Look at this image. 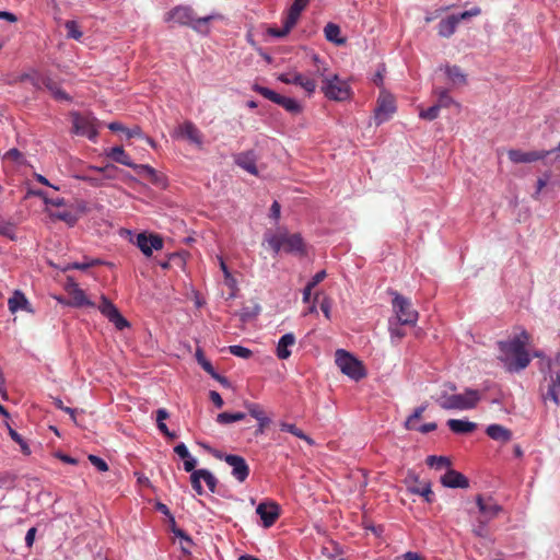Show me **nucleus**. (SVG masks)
<instances>
[{
  "instance_id": "obj_1",
  "label": "nucleus",
  "mask_w": 560,
  "mask_h": 560,
  "mask_svg": "<svg viewBox=\"0 0 560 560\" xmlns=\"http://www.w3.org/2000/svg\"><path fill=\"white\" fill-rule=\"evenodd\" d=\"M529 340L530 335L521 328L510 340L498 342L502 354L500 359L509 364L510 370L521 371L528 366L530 358L526 346L529 343Z\"/></svg>"
},
{
  "instance_id": "obj_2",
  "label": "nucleus",
  "mask_w": 560,
  "mask_h": 560,
  "mask_svg": "<svg viewBox=\"0 0 560 560\" xmlns=\"http://www.w3.org/2000/svg\"><path fill=\"white\" fill-rule=\"evenodd\" d=\"M480 399L481 394L478 390L466 388L463 394H441L435 400L445 410H469L474 409Z\"/></svg>"
},
{
  "instance_id": "obj_3",
  "label": "nucleus",
  "mask_w": 560,
  "mask_h": 560,
  "mask_svg": "<svg viewBox=\"0 0 560 560\" xmlns=\"http://www.w3.org/2000/svg\"><path fill=\"white\" fill-rule=\"evenodd\" d=\"M267 242L275 254L283 250L299 256L306 255L305 243L299 233L279 232L268 237Z\"/></svg>"
},
{
  "instance_id": "obj_4",
  "label": "nucleus",
  "mask_w": 560,
  "mask_h": 560,
  "mask_svg": "<svg viewBox=\"0 0 560 560\" xmlns=\"http://www.w3.org/2000/svg\"><path fill=\"white\" fill-rule=\"evenodd\" d=\"M211 20H213V15L197 18L192 8L188 5H177L165 15L166 22L174 21L179 25L190 26L198 32H202V26L207 25Z\"/></svg>"
},
{
  "instance_id": "obj_5",
  "label": "nucleus",
  "mask_w": 560,
  "mask_h": 560,
  "mask_svg": "<svg viewBox=\"0 0 560 560\" xmlns=\"http://www.w3.org/2000/svg\"><path fill=\"white\" fill-rule=\"evenodd\" d=\"M336 364L340 371L354 381L365 377L366 373L362 363L343 349L336 351Z\"/></svg>"
},
{
  "instance_id": "obj_6",
  "label": "nucleus",
  "mask_w": 560,
  "mask_h": 560,
  "mask_svg": "<svg viewBox=\"0 0 560 560\" xmlns=\"http://www.w3.org/2000/svg\"><path fill=\"white\" fill-rule=\"evenodd\" d=\"M392 294L394 295L393 310L398 323L400 325L415 326L418 322L419 314L413 308L411 301L397 292H392Z\"/></svg>"
},
{
  "instance_id": "obj_7",
  "label": "nucleus",
  "mask_w": 560,
  "mask_h": 560,
  "mask_svg": "<svg viewBox=\"0 0 560 560\" xmlns=\"http://www.w3.org/2000/svg\"><path fill=\"white\" fill-rule=\"evenodd\" d=\"M322 91L325 96L334 101H345L350 95V89L346 81L339 79L337 74L325 77Z\"/></svg>"
},
{
  "instance_id": "obj_8",
  "label": "nucleus",
  "mask_w": 560,
  "mask_h": 560,
  "mask_svg": "<svg viewBox=\"0 0 560 560\" xmlns=\"http://www.w3.org/2000/svg\"><path fill=\"white\" fill-rule=\"evenodd\" d=\"M253 90L265 98L282 106L289 113L299 114L302 110L301 105L294 98L282 96L275 91L259 84H254Z\"/></svg>"
},
{
  "instance_id": "obj_9",
  "label": "nucleus",
  "mask_w": 560,
  "mask_h": 560,
  "mask_svg": "<svg viewBox=\"0 0 560 560\" xmlns=\"http://www.w3.org/2000/svg\"><path fill=\"white\" fill-rule=\"evenodd\" d=\"M396 112L395 98L386 91L380 93L377 106L374 110V119L376 125L387 121Z\"/></svg>"
},
{
  "instance_id": "obj_10",
  "label": "nucleus",
  "mask_w": 560,
  "mask_h": 560,
  "mask_svg": "<svg viewBox=\"0 0 560 560\" xmlns=\"http://www.w3.org/2000/svg\"><path fill=\"white\" fill-rule=\"evenodd\" d=\"M21 80H31L32 84L36 89H42V88L47 89L50 92V94L52 95V97L57 101H65V102L71 101V97L69 96V94L61 89L59 83L49 77L34 79L28 74H24V75H22Z\"/></svg>"
},
{
  "instance_id": "obj_11",
  "label": "nucleus",
  "mask_w": 560,
  "mask_h": 560,
  "mask_svg": "<svg viewBox=\"0 0 560 560\" xmlns=\"http://www.w3.org/2000/svg\"><path fill=\"white\" fill-rule=\"evenodd\" d=\"M213 455L219 459H224V462L232 467V475L237 481L244 482L247 479L249 467L244 457L232 454L223 456L217 451L213 452Z\"/></svg>"
},
{
  "instance_id": "obj_12",
  "label": "nucleus",
  "mask_w": 560,
  "mask_h": 560,
  "mask_svg": "<svg viewBox=\"0 0 560 560\" xmlns=\"http://www.w3.org/2000/svg\"><path fill=\"white\" fill-rule=\"evenodd\" d=\"M98 310L118 330H122L126 327H129L128 320L120 314L118 308L104 295L101 299Z\"/></svg>"
},
{
  "instance_id": "obj_13",
  "label": "nucleus",
  "mask_w": 560,
  "mask_h": 560,
  "mask_svg": "<svg viewBox=\"0 0 560 560\" xmlns=\"http://www.w3.org/2000/svg\"><path fill=\"white\" fill-rule=\"evenodd\" d=\"M136 245L145 257H151L153 250H161L163 248V238L158 234L139 233L137 235Z\"/></svg>"
},
{
  "instance_id": "obj_14",
  "label": "nucleus",
  "mask_w": 560,
  "mask_h": 560,
  "mask_svg": "<svg viewBox=\"0 0 560 560\" xmlns=\"http://www.w3.org/2000/svg\"><path fill=\"white\" fill-rule=\"evenodd\" d=\"M73 130L77 135L94 139L97 136V130L94 125V119L89 116H83L78 113L72 114Z\"/></svg>"
},
{
  "instance_id": "obj_15",
  "label": "nucleus",
  "mask_w": 560,
  "mask_h": 560,
  "mask_svg": "<svg viewBox=\"0 0 560 560\" xmlns=\"http://www.w3.org/2000/svg\"><path fill=\"white\" fill-rule=\"evenodd\" d=\"M260 516L262 525L266 528L271 527L280 516V506L273 501L260 502L256 509Z\"/></svg>"
},
{
  "instance_id": "obj_16",
  "label": "nucleus",
  "mask_w": 560,
  "mask_h": 560,
  "mask_svg": "<svg viewBox=\"0 0 560 560\" xmlns=\"http://www.w3.org/2000/svg\"><path fill=\"white\" fill-rule=\"evenodd\" d=\"M278 79L285 84H295L304 89L308 94L316 90V82L313 78L306 77L299 72L281 73Z\"/></svg>"
},
{
  "instance_id": "obj_17",
  "label": "nucleus",
  "mask_w": 560,
  "mask_h": 560,
  "mask_svg": "<svg viewBox=\"0 0 560 560\" xmlns=\"http://www.w3.org/2000/svg\"><path fill=\"white\" fill-rule=\"evenodd\" d=\"M476 503L483 522L491 521L501 512V506L491 497L483 498L479 494L476 498Z\"/></svg>"
},
{
  "instance_id": "obj_18",
  "label": "nucleus",
  "mask_w": 560,
  "mask_h": 560,
  "mask_svg": "<svg viewBox=\"0 0 560 560\" xmlns=\"http://www.w3.org/2000/svg\"><path fill=\"white\" fill-rule=\"evenodd\" d=\"M549 153V151L510 150L508 155L513 163H532L545 159Z\"/></svg>"
},
{
  "instance_id": "obj_19",
  "label": "nucleus",
  "mask_w": 560,
  "mask_h": 560,
  "mask_svg": "<svg viewBox=\"0 0 560 560\" xmlns=\"http://www.w3.org/2000/svg\"><path fill=\"white\" fill-rule=\"evenodd\" d=\"M234 162L237 166L248 172L252 175L257 176L258 170L256 166L257 155L253 150L241 152L234 155Z\"/></svg>"
},
{
  "instance_id": "obj_20",
  "label": "nucleus",
  "mask_w": 560,
  "mask_h": 560,
  "mask_svg": "<svg viewBox=\"0 0 560 560\" xmlns=\"http://www.w3.org/2000/svg\"><path fill=\"white\" fill-rule=\"evenodd\" d=\"M311 0H294L285 15V32H290L299 21L302 11L308 5Z\"/></svg>"
},
{
  "instance_id": "obj_21",
  "label": "nucleus",
  "mask_w": 560,
  "mask_h": 560,
  "mask_svg": "<svg viewBox=\"0 0 560 560\" xmlns=\"http://www.w3.org/2000/svg\"><path fill=\"white\" fill-rule=\"evenodd\" d=\"M441 483L446 488H468V479L459 471L448 468L441 477Z\"/></svg>"
},
{
  "instance_id": "obj_22",
  "label": "nucleus",
  "mask_w": 560,
  "mask_h": 560,
  "mask_svg": "<svg viewBox=\"0 0 560 560\" xmlns=\"http://www.w3.org/2000/svg\"><path fill=\"white\" fill-rule=\"evenodd\" d=\"M178 135L183 138H186L191 143L196 144L197 147H201L202 141V133L200 130L196 127V125L191 121H185L178 127L177 130Z\"/></svg>"
},
{
  "instance_id": "obj_23",
  "label": "nucleus",
  "mask_w": 560,
  "mask_h": 560,
  "mask_svg": "<svg viewBox=\"0 0 560 560\" xmlns=\"http://www.w3.org/2000/svg\"><path fill=\"white\" fill-rule=\"evenodd\" d=\"M133 168L139 175L145 177L151 184L164 187L165 186V178L159 174L152 166L148 164H133L131 167Z\"/></svg>"
},
{
  "instance_id": "obj_24",
  "label": "nucleus",
  "mask_w": 560,
  "mask_h": 560,
  "mask_svg": "<svg viewBox=\"0 0 560 560\" xmlns=\"http://www.w3.org/2000/svg\"><path fill=\"white\" fill-rule=\"evenodd\" d=\"M8 307L12 314L20 310L33 312L25 294L19 290L14 291L13 295L8 300Z\"/></svg>"
},
{
  "instance_id": "obj_25",
  "label": "nucleus",
  "mask_w": 560,
  "mask_h": 560,
  "mask_svg": "<svg viewBox=\"0 0 560 560\" xmlns=\"http://www.w3.org/2000/svg\"><path fill=\"white\" fill-rule=\"evenodd\" d=\"M555 374L550 375V383L548 385V390L544 395L545 399H550L555 402L556 406L560 404V369L553 372Z\"/></svg>"
},
{
  "instance_id": "obj_26",
  "label": "nucleus",
  "mask_w": 560,
  "mask_h": 560,
  "mask_svg": "<svg viewBox=\"0 0 560 560\" xmlns=\"http://www.w3.org/2000/svg\"><path fill=\"white\" fill-rule=\"evenodd\" d=\"M486 433L490 439L501 443H508L512 440V431L501 424L488 425Z\"/></svg>"
},
{
  "instance_id": "obj_27",
  "label": "nucleus",
  "mask_w": 560,
  "mask_h": 560,
  "mask_svg": "<svg viewBox=\"0 0 560 560\" xmlns=\"http://www.w3.org/2000/svg\"><path fill=\"white\" fill-rule=\"evenodd\" d=\"M295 336L292 332L283 335L277 346L276 354L280 360H287L291 355L290 347L295 345Z\"/></svg>"
},
{
  "instance_id": "obj_28",
  "label": "nucleus",
  "mask_w": 560,
  "mask_h": 560,
  "mask_svg": "<svg viewBox=\"0 0 560 560\" xmlns=\"http://www.w3.org/2000/svg\"><path fill=\"white\" fill-rule=\"evenodd\" d=\"M246 408L248 410V413L256 419V422H258L257 433H262L265 428L270 422L269 418L266 416L265 411L258 404H247Z\"/></svg>"
},
{
  "instance_id": "obj_29",
  "label": "nucleus",
  "mask_w": 560,
  "mask_h": 560,
  "mask_svg": "<svg viewBox=\"0 0 560 560\" xmlns=\"http://www.w3.org/2000/svg\"><path fill=\"white\" fill-rule=\"evenodd\" d=\"M447 427L453 433L467 434L477 429V423L462 419H450L447 421Z\"/></svg>"
},
{
  "instance_id": "obj_30",
  "label": "nucleus",
  "mask_w": 560,
  "mask_h": 560,
  "mask_svg": "<svg viewBox=\"0 0 560 560\" xmlns=\"http://www.w3.org/2000/svg\"><path fill=\"white\" fill-rule=\"evenodd\" d=\"M458 22L455 18V14L448 15L445 19H442L438 26V34L441 37L450 38L457 28Z\"/></svg>"
},
{
  "instance_id": "obj_31",
  "label": "nucleus",
  "mask_w": 560,
  "mask_h": 560,
  "mask_svg": "<svg viewBox=\"0 0 560 560\" xmlns=\"http://www.w3.org/2000/svg\"><path fill=\"white\" fill-rule=\"evenodd\" d=\"M69 295L71 298L70 304L73 306H77V307H83V306L94 307L95 306V304L86 298L85 292L80 288H74L73 290H71Z\"/></svg>"
},
{
  "instance_id": "obj_32",
  "label": "nucleus",
  "mask_w": 560,
  "mask_h": 560,
  "mask_svg": "<svg viewBox=\"0 0 560 560\" xmlns=\"http://www.w3.org/2000/svg\"><path fill=\"white\" fill-rule=\"evenodd\" d=\"M107 156L113 159L115 162L126 165L128 167L133 166V162L131 161L130 156L125 152L122 147H114L107 152Z\"/></svg>"
},
{
  "instance_id": "obj_33",
  "label": "nucleus",
  "mask_w": 560,
  "mask_h": 560,
  "mask_svg": "<svg viewBox=\"0 0 560 560\" xmlns=\"http://www.w3.org/2000/svg\"><path fill=\"white\" fill-rule=\"evenodd\" d=\"M324 34L328 42L335 43L337 45H343L346 39L340 37V27L335 23H328L324 27Z\"/></svg>"
},
{
  "instance_id": "obj_34",
  "label": "nucleus",
  "mask_w": 560,
  "mask_h": 560,
  "mask_svg": "<svg viewBox=\"0 0 560 560\" xmlns=\"http://www.w3.org/2000/svg\"><path fill=\"white\" fill-rule=\"evenodd\" d=\"M445 72L454 84H466V74L458 66H446Z\"/></svg>"
},
{
  "instance_id": "obj_35",
  "label": "nucleus",
  "mask_w": 560,
  "mask_h": 560,
  "mask_svg": "<svg viewBox=\"0 0 560 560\" xmlns=\"http://www.w3.org/2000/svg\"><path fill=\"white\" fill-rule=\"evenodd\" d=\"M49 217L54 220L63 221L69 225H74L78 221V215L70 210L49 211Z\"/></svg>"
},
{
  "instance_id": "obj_36",
  "label": "nucleus",
  "mask_w": 560,
  "mask_h": 560,
  "mask_svg": "<svg viewBox=\"0 0 560 560\" xmlns=\"http://www.w3.org/2000/svg\"><path fill=\"white\" fill-rule=\"evenodd\" d=\"M409 490L411 493L423 497L428 503L433 501V491L431 490L430 482H424L420 483L419 486L410 487Z\"/></svg>"
},
{
  "instance_id": "obj_37",
  "label": "nucleus",
  "mask_w": 560,
  "mask_h": 560,
  "mask_svg": "<svg viewBox=\"0 0 560 560\" xmlns=\"http://www.w3.org/2000/svg\"><path fill=\"white\" fill-rule=\"evenodd\" d=\"M280 429L281 431L289 432L295 435L296 438L306 441L311 445L314 443V441L310 436H307L301 429H299L295 424L282 422L280 423Z\"/></svg>"
},
{
  "instance_id": "obj_38",
  "label": "nucleus",
  "mask_w": 560,
  "mask_h": 560,
  "mask_svg": "<svg viewBox=\"0 0 560 560\" xmlns=\"http://www.w3.org/2000/svg\"><path fill=\"white\" fill-rule=\"evenodd\" d=\"M101 261L98 259H85L83 262H71V264H67L63 268H62V271H69V270H72V269H77V270H86L93 266H97L100 265Z\"/></svg>"
},
{
  "instance_id": "obj_39",
  "label": "nucleus",
  "mask_w": 560,
  "mask_h": 560,
  "mask_svg": "<svg viewBox=\"0 0 560 560\" xmlns=\"http://www.w3.org/2000/svg\"><path fill=\"white\" fill-rule=\"evenodd\" d=\"M196 359L197 362L200 364V366L211 375V377H217V372L214 368L212 366L211 362L206 359L203 351L201 349L196 350Z\"/></svg>"
},
{
  "instance_id": "obj_40",
  "label": "nucleus",
  "mask_w": 560,
  "mask_h": 560,
  "mask_svg": "<svg viewBox=\"0 0 560 560\" xmlns=\"http://www.w3.org/2000/svg\"><path fill=\"white\" fill-rule=\"evenodd\" d=\"M427 464L430 467H434L436 469H442L444 467L450 468L451 460L448 457H445V456L431 455V456H428Z\"/></svg>"
},
{
  "instance_id": "obj_41",
  "label": "nucleus",
  "mask_w": 560,
  "mask_h": 560,
  "mask_svg": "<svg viewBox=\"0 0 560 560\" xmlns=\"http://www.w3.org/2000/svg\"><path fill=\"white\" fill-rule=\"evenodd\" d=\"M438 95H439V98H438V102H436V106H439V108H447L450 107L451 105H456L457 107H459V104H457L448 94V92L446 90H439L436 91Z\"/></svg>"
},
{
  "instance_id": "obj_42",
  "label": "nucleus",
  "mask_w": 560,
  "mask_h": 560,
  "mask_svg": "<svg viewBox=\"0 0 560 560\" xmlns=\"http://www.w3.org/2000/svg\"><path fill=\"white\" fill-rule=\"evenodd\" d=\"M425 407L420 406L415 409L413 413L409 416L405 422V427L408 430L417 429V421L421 418L422 413L424 412Z\"/></svg>"
},
{
  "instance_id": "obj_43",
  "label": "nucleus",
  "mask_w": 560,
  "mask_h": 560,
  "mask_svg": "<svg viewBox=\"0 0 560 560\" xmlns=\"http://www.w3.org/2000/svg\"><path fill=\"white\" fill-rule=\"evenodd\" d=\"M201 479H202V469H197V470L192 471V474L190 475L191 487L199 495H202L205 493L203 488L201 486Z\"/></svg>"
},
{
  "instance_id": "obj_44",
  "label": "nucleus",
  "mask_w": 560,
  "mask_h": 560,
  "mask_svg": "<svg viewBox=\"0 0 560 560\" xmlns=\"http://www.w3.org/2000/svg\"><path fill=\"white\" fill-rule=\"evenodd\" d=\"M315 63V70L312 72L314 77L322 78V82L325 80V77H331V74H327L326 65L317 57H313Z\"/></svg>"
},
{
  "instance_id": "obj_45",
  "label": "nucleus",
  "mask_w": 560,
  "mask_h": 560,
  "mask_svg": "<svg viewBox=\"0 0 560 560\" xmlns=\"http://www.w3.org/2000/svg\"><path fill=\"white\" fill-rule=\"evenodd\" d=\"M229 352L235 357L248 359L252 357L253 352L248 348L243 346L234 345L229 347Z\"/></svg>"
},
{
  "instance_id": "obj_46",
  "label": "nucleus",
  "mask_w": 560,
  "mask_h": 560,
  "mask_svg": "<svg viewBox=\"0 0 560 560\" xmlns=\"http://www.w3.org/2000/svg\"><path fill=\"white\" fill-rule=\"evenodd\" d=\"M65 26L68 37L73 39H80L82 37V32L79 30V26L74 21H67Z\"/></svg>"
},
{
  "instance_id": "obj_47",
  "label": "nucleus",
  "mask_w": 560,
  "mask_h": 560,
  "mask_svg": "<svg viewBox=\"0 0 560 560\" xmlns=\"http://www.w3.org/2000/svg\"><path fill=\"white\" fill-rule=\"evenodd\" d=\"M439 113H440V108L439 106H436L435 104L432 105L431 107L427 108V109H422L419 114L420 118L422 119H425V120H434L435 118H438L439 116Z\"/></svg>"
},
{
  "instance_id": "obj_48",
  "label": "nucleus",
  "mask_w": 560,
  "mask_h": 560,
  "mask_svg": "<svg viewBox=\"0 0 560 560\" xmlns=\"http://www.w3.org/2000/svg\"><path fill=\"white\" fill-rule=\"evenodd\" d=\"M202 480L211 492H215L218 480L209 470L202 469Z\"/></svg>"
},
{
  "instance_id": "obj_49",
  "label": "nucleus",
  "mask_w": 560,
  "mask_h": 560,
  "mask_svg": "<svg viewBox=\"0 0 560 560\" xmlns=\"http://www.w3.org/2000/svg\"><path fill=\"white\" fill-rule=\"evenodd\" d=\"M259 310H260V308H259V306H258V305H255V306L253 307V310H252V308H249V307H243V308L241 310V312H240L241 320H242V322H247V320H249V319L254 318V317H255V316H257V314L259 313Z\"/></svg>"
},
{
  "instance_id": "obj_50",
  "label": "nucleus",
  "mask_w": 560,
  "mask_h": 560,
  "mask_svg": "<svg viewBox=\"0 0 560 560\" xmlns=\"http://www.w3.org/2000/svg\"><path fill=\"white\" fill-rule=\"evenodd\" d=\"M118 172H119V168L117 166H115L114 164H106L102 168V175L105 180L117 178Z\"/></svg>"
},
{
  "instance_id": "obj_51",
  "label": "nucleus",
  "mask_w": 560,
  "mask_h": 560,
  "mask_svg": "<svg viewBox=\"0 0 560 560\" xmlns=\"http://www.w3.org/2000/svg\"><path fill=\"white\" fill-rule=\"evenodd\" d=\"M481 13V9L479 7H474L470 10L464 11L460 14H455L457 22L468 20L474 16H478Z\"/></svg>"
},
{
  "instance_id": "obj_52",
  "label": "nucleus",
  "mask_w": 560,
  "mask_h": 560,
  "mask_svg": "<svg viewBox=\"0 0 560 560\" xmlns=\"http://www.w3.org/2000/svg\"><path fill=\"white\" fill-rule=\"evenodd\" d=\"M89 460L91 462V464L93 466H95L97 468V470H100V471L108 470V465L103 458H101L96 455H89Z\"/></svg>"
},
{
  "instance_id": "obj_53",
  "label": "nucleus",
  "mask_w": 560,
  "mask_h": 560,
  "mask_svg": "<svg viewBox=\"0 0 560 560\" xmlns=\"http://www.w3.org/2000/svg\"><path fill=\"white\" fill-rule=\"evenodd\" d=\"M319 306H320V310L324 313L325 317L327 319H330V311H331V306H332V300L328 296H324L323 300L320 301Z\"/></svg>"
},
{
  "instance_id": "obj_54",
  "label": "nucleus",
  "mask_w": 560,
  "mask_h": 560,
  "mask_svg": "<svg viewBox=\"0 0 560 560\" xmlns=\"http://www.w3.org/2000/svg\"><path fill=\"white\" fill-rule=\"evenodd\" d=\"M83 180L90 183L94 187H100L105 185V179L103 178V175L101 177H95L92 175H85L83 176Z\"/></svg>"
},
{
  "instance_id": "obj_55",
  "label": "nucleus",
  "mask_w": 560,
  "mask_h": 560,
  "mask_svg": "<svg viewBox=\"0 0 560 560\" xmlns=\"http://www.w3.org/2000/svg\"><path fill=\"white\" fill-rule=\"evenodd\" d=\"M327 277V273L325 270H320L316 272L313 278L308 281V285L312 288H315L318 283H320L325 278Z\"/></svg>"
},
{
  "instance_id": "obj_56",
  "label": "nucleus",
  "mask_w": 560,
  "mask_h": 560,
  "mask_svg": "<svg viewBox=\"0 0 560 560\" xmlns=\"http://www.w3.org/2000/svg\"><path fill=\"white\" fill-rule=\"evenodd\" d=\"M174 452L183 459L188 458L190 455L187 446L184 443H179L174 447Z\"/></svg>"
},
{
  "instance_id": "obj_57",
  "label": "nucleus",
  "mask_w": 560,
  "mask_h": 560,
  "mask_svg": "<svg viewBox=\"0 0 560 560\" xmlns=\"http://www.w3.org/2000/svg\"><path fill=\"white\" fill-rule=\"evenodd\" d=\"M217 422L220 424H229L234 422L233 415L231 412H221L217 416Z\"/></svg>"
},
{
  "instance_id": "obj_58",
  "label": "nucleus",
  "mask_w": 560,
  "mask_h": 560,
  "mask_svg": "<svg viewBox=\"0 0 560 560\" xmlns=\"http://www.w3.org/2000/svg\"><path fill=\"white\" fill-rule=\"evenodd\" d=\"M37 195L43 197L44 202L46 205H51V206H55V207H61V206L65 205V199L63 198L49 199L46 196H44L43 192H37Z\"/></svg>"
},
{
  "instance_id": "obj_59",
  "label": "nucleus",
  "mask_w": 560,
  "mask_h": 560,
  "mask_svg": "<svg viewBox=\"0 0 560 560\" xmlns=\"http://www.w3.org/2000/svg\"><path fill=\"white\" fill-rule=\"evenodd\" d=\"M284 30H285V19L283 20V26L281 28L270 27L268 30V33L275 37H284L290 33V32L284 33Z\"/></svg>"
},
{
  "instance_id": "obj_60",
  "label": "nucleus",
  "mask_w": 560,
  "mask_h": 560,
  "mask_svg": "<svg viewBox=\"0 0 560 560\" xmlns=\"http://www.w3.org/2000/svg\"><path fill=\"white\" fill-rule=\"evenodd\" d=\"M389 332L392 338H396L398 340L402 339L406 335L405 330L398 326H390Z\"/></svg>"
},
{
  "instance_id": "obj_61",
  "label": "nucleus",
  "mask_w": 560,
  "mask_h": 560,
  "mask_svg": "<svg viewBox=\"0 0 560 560\" xmlns=\"http://www.w3.org/2000/svg\"><path fill=\"white\" fill-rule=\"evenodd\" d=\"M209 397L210 400L215 405V407L221 408L223 406L224 401L218 392L211 390Z\"/></svg>"
},
{
  "instance_id": "obj_62",
  "label": "nucleus",
  "mask_w": 560,
  "mask_h": 560,
  "mask_svg": "<svg viewBox=\"0 0 560 560\" xmlns=\"http://www.w3.org/2000/svg\"><path fill=\"white\" fill-rule=\"evenodd\" d=\"M196 465L197 460L192 456H189L188 458L184 459V469L187 472L195 471Z\"/></svg>"
},
{
  "instance_id": "obj_63",
  "label": "nucleus",
  "mask_w": 560,
  "mask_h": 560,
  "mask_svg": "<svg viewBox=\"0 0 560 560\" xmlns=\"http://www.w3.org/2000/svg\"><path fill=\"white\" fill-rule=\"evenodd\" d=\"M35 535H36V528L31 527L27 530L26 536H25V544L28 548H31L33 546L34 540H35Z\"/></svg>"
},
{
  "instance_id": "obj_64",
  "label": "nucleus",
  "mask_w": 560,
  "mask_h": 560,
  "mask_svg": "<svg viewBox=\"0 0 560 560\" xmlns=\"http://www.w3.org/2000/svg\"><path fill=\"white\" fill-rule=\"evenodd\" d=\"M401 560H425V558L418 552L408 551L401 556Z\"/></svg>"
}]
</instances>
